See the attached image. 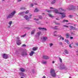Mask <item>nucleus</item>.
<instances>
[{
	"instance_id": "nucleus-1",
	"label": "nucleus",
	"mask_w": 78,
	"mask_h": 78,
	"mask_svg": "<svg viewBox=\"0 0 78 78\" xmlns=\"http://www.w3.org/2000/svg\"><path fill=\"white\" fill-rule=\"evenodd\" d=\"M16 11H15L12 12L7 16V19H8L9 18H12V17H14V16L16 14Z\"/></svg>"
},
{
	"instance_id": "nucleus-2",
	"label": "nucleus",
	"mask_w": 78,
	"mask_h": 78,
	"mask_svg": "<svg viewBox=\"0 0 78 78\" xmlns=\"http://www.w3.org/2000/svg\"><path fill=\"white\" fill-rule=\"evenodd\" d=\"M50 73L51 75L53 77H55L56 76V73L55 71L53 69H51L50 70Z\"/></svg>"
},
{
	"instance_id": "nucleus-3",
	"label": "nucleus",
	"mask_w": 78,
	"mask_h": 78,
	"mask_svg": "<svg viewBox=\"0 0 78 78\" xmlns=\"http://www.w3.org/2000/svg\"><path fill=\"white\" fill-rule=\"evenodd\" d=\"M59 13V14H62V16H61V19L65 18V17H66V13L60 12V13Z\"/></svg>"
},
{
	"instance_id": "nucleus-4",
	"label": "nucleus",
	"mask_w": 78,
	"mask_h": 78,
	"mask_svg": "<svg viewBox=\"0 0 78 78\" xmlns=\"http://www.w3.org/2000/svg\"><path fill=\"white\" fill-rule=\"evenodd\" d=\"M16 44H17L18 45H20V40H19V37H17L16 38Z\"/></svg>"
},
{
	"instance_id": "nucleus-5",
	"label": "nucleus",
	"mask_w": 78,
	"mask_h": 78,
	"mask_svg": "<svg viewBox=\"0 0 78 78\" xmlns=\"http://www.w3.org/2000/svg\"><path fill=\"white\" fill-rule=\"evenodd\" d=\"M75 8H76V7L74 6L73 5H71L69 6V7L68 9H69V10H70L71 9H75Z\"/></svg>"
},
{
	"instance_id": "nucleus-6",
	"label": "nucleus",
	"mask_w": 78,
	"mask_h": 78,
	"mask_svg": "<svg viewBox=\"0 0 78 78\" xmlns=\"http://www.w3.org/2000/svg\"><path fill=\"white\" fill-rule=\"evenodd\" d=\"M2 56L3 58H5V59H7V58H8V55L6 54H3L2 55Z\"/></svg>"
},
{
	"instance_id": "nucleus-7",
	"label": "nucleus",
	"mask_w": 78,
	"mask_h": 78,
	"mask_svg": "<svg viewBox=\"0 0 78 78\" xmlns=\"http://www.w3.org/2000/svg\"><path fill=\"white\" fill-rule=\"evenodd\" d=\"M69 28H70V29H69L70 30H76V28L72 26H70L69 27Z\"/></svg>"
},
{
	"instance_id": "nucleus-8",
	"label": "nucleus",
	"mask_w": 78,
	"mask_h": 78,
	"mask_svg": "<svg viewBox=\"0 0 78 78\" xmlns=\"http://www.w3.org/2000/svg\"><path fill=\"white\" fill-rule=\"evenodd\" d=\"M24 18H25V19L27 20H29V19H31V17H28V16L27 15H25L24 16Z\"/></svg>"
},
{
	"instance_id": "nucleus-9",
	"label": "nucleus",
	"mask_w": 78,
	"mask_h": 78,
	"mask_svg": "<svg viewBox=\"0 0 78 78\" xmlns=\"http://www.w3.org/2000/svg\"><path fill=\"white\" fill-rule=\"evenodd\" d=\"M43 59H49V57L46 55H43Z\"/></svg>"
},
{
	"instance_id": "nucleus-10",
	"label": "nucleus",
	"mask_w": 78,
	"mask_h": 78,
	"mask_svg": "<svg viewBox=\"0 0 78 78\" xmlns=\"http://www.w3.org/2000/svg\"><path fill=\"white\" fill-rule=\"evenodd\" d=\"M65 36L68 39L69 38V37H70V34L68 33H67L65 34Z\"/></svg>"
},
{
	"instance_id": "nucleus-11",
	"label": "nucleus",
	"mask_w": 78,
	"mask_h": 78,
	"mask_svg": "<svg viewBox=\"0 0 78 78\" xmlns=\"http://www.w3.org/2000/svg\"><path fill=\"white\" fill-rule=\"evenodd\" d=\"M54 11L55 13H56V14H59V13H60V12H58V11H59V10H58L57 9L54 10Z\"/></svg>"
},
{
	"instance_id": "nucleus-12",
	"label": "nucleus",
	"mask_w": 78,
	"mask_h": 78,
	"mask_svg": "<svg viewBox=\"0 0 78 78\" xmlns=\"http://www.w3.org/2000/svg\"><path fill=\"white\" fill-rule=\"evenodd\" d=\"M34 53V51H31V52L29 54V55L30 56H32L33 55V54Z\"/></svg>"
},
{
	"instance_id": "nucleus-13",
	"label": "nucleus",
	"mask_w": 78,
	"mask_h": 78,
	"mask_svg": "<svg viewBox=\"0 0 78 78\" xmlns=\"http://www.w3.org/2000/svg\"><path fill=\"white\" fill-rule=\"evenodd\" d=\"M38 29L39 30H45V31H47V29H46V28H44V27H39Z\"/></svg>"
},
{
	"instance_id": "nucleus-14",
	"label": "nucleus",
	"mask_w": 78,
	"mask_h": 78,
	"mask_svg": "<svg viewBox=\"0 0 78 78\" xmlns=\"http://www.w3.org/2000/svg\"><path fill=\"white\" fill-rule=\"evenodd\" d=\"M43 40H44V41H46L47 39V37L46 36L43 37Z\"/></svg>"
},
{
	"instance_id": "nucleus-15",
	"label": "nucleus",
	"mask_w": 78,
	"mask_h": 78,
	"mask_svg": "<svg viewBox=\"0 0 78 78\" xmlns=\"http://www.w3.org/2000/svg\"><path fill=\"white\" fill-rule=\"evenodd\" d=\"M21 55L22 56H23L24 55L26 56V55H27L28 54L26 52H23L22 53Z\"/></svg>"
},
{
	"instance_id": "nucleus-16",
	"label": "nucleus",
	"mask_w": 78,
	"mask_h": 78,
	"mask_svg": "<svg viewBox=\"0 0 78 78\" xmlns=\"http://www.w3.org/2000/svg\"><path fill=\"white\" fill-rule=\"evenodd\" d=\"M58 11L60 12H62V11H64V9H62V8H60L58 9Z\"/></svg>"
},
{
	"instance_id": "nucleus-17",
	"label": "nucleus",
	"mask_w": 78,
	"mask_h": 78,
	"mask_svg": "<svg viewBox=\"0 0 78 78\" xmlns=\"http://www.w3.org/2000/svg\"><path fill=\"white\" fill-rule=\"evenodd\" d=\"M20 71L22 72H24L25 71V69L23 68H20Z\"/></svg>"
},
{
	"instance_id": "nucleus-18",
	"label": "nucleus",
	"mask_w": 78,
	"mask_h": 78,
	"mask_svg": "<svg viewBox=\"0 0 78 78\" xmlns=\"http://www.w3.org/2000/svg\"><path fill=\"white\" fill-rule=\"evenodd\" d=\"M12 22L11 21L9 22V26H8L9 28V27H10L11 26V24H12Z\"/></svg>"
},
{
	"instance_id": "nucleus-19",
	"label": "nucleus",
	"mask_w": 78,
	"mask_h": 78,
	"mask_svg": "<svg viewBox=\"0 0 78 78\" xmlns=\"http://www.w3.org/2000/svg\"><path fill=\"white\" fill-rule=\"evenodd\" d=\"M20 76H25V74L23 73H20Z\"/></svg>"
},
{
	"instance_id": "nucleus-20",
	"label": "nucleus",
	"mask_w": 78,
	"mask_h": 78,
	"mask_svg": "<svg viewBox=\"0 0 78 78\" xmlns=\"http://www.w3.org/2000/svg\"><path fill=\"white\" fill-rule=\"evenodd\" d=\"M35 31H36V29H34L33 30H32L31 33V34H33L34 33Z\"/></svg>"
},
{
	"instance_id": "nucleus-21",
	"label": "nucleus",
	"mask_w": 78,
	"mask_h": 78,
	"mask_svg": "<svg viewBox=\"0 0 78 78\" xmlns=\"http://www.w3.org/2000/svg\"><path fill=\"white\" fill-rule=\"evenodd\" d=\"M39 11V10L37 9V8H36L35 9L34 12H37Z\"/></svg>"
},
{
	"instance_id": "nucleus-22",
	"label": "nucleus",
	"mask_w": 78,
	"mask_h": 78,
	"mask_svg": "<svg viewBox=\"0 0 78 78\" xmlns=\"http://www.w3.org/2000/svg\"><path fill=\"white\" fill-rule=\"evenodd\" d=\"M65 41L66 42L67 44H70V42L69 41V40H65Z\"/></svg>"
},
{
	"instance_id": "nucleus-23",
	"label": "nucleus",
	"mask_w": 78,
	"mask_h": 78,
	"mask_svg": "<svg viewBox=\"0 0 78 78\" xmlns=\"http://www.w3.org/2000/svg\"><path fill=\"white\" fill-rule=\"evenodd\" d=\"M62 22H69V20H63L62 21Z\"/></svg>"
},
{
	"instance_id": "nucleus-24",
	"label": "nucleus",
	"mask_w": 78,
	"mask_h": 78,
	"mask_svg": "<svg viewBox=\"0 0 78 78\" xmlns=\"http://www.w3.org/2000/svg\"><path fill=\"white\" fill-rule=\"evenodd\" d=\"M65 52L66 53V54H68L69 52H68V51H67V50H65Z\"/></svg>"
},
{
	"instance_id": "nucleus-25",
	"label": "nucleus",
	"mask_w": 78,
	"mask_h": 78,
	"mask_svg": "<svg viewBox=\"0 0 78 78\" xmlns=\"http://www.w3.org/2000/svg\"><path fill=\"white\" fill-rule=\"evenodd\" d=\"M42 62L43 64H44L47 63V62H46V61H42Z\"/></svg>"
},
{
	"instance_id": "nucleus-26",
	"label": "nucleus",
	"mask_w": 78,
	"mask_h": 78,
	"mask_svg": "<svg viewBox=\"0 0 78 78\" xmlns=\"http://www.w3.org/2000/svg\"><path fill=\"white\" fill-rule=\"evenodd\" d=\"M58 26H55V27L54 28V29L55 30H58V28H57Z\"/></svg>"
},
{
	"instance_id": "nucleus-27",
	"label": "nucleus",
	"mask_w": 78,
	"mask_h": 78,
	"mask_svg": "<svg viewBox=\"0 0 78 78\" xmlns=\"http://www.w3.org/2000/svg\"><path fill=\"white\" fill-rule=\"evenodd\" d=\"M59 61H60V62H62V59H61V58H59Z\"/></svg>"
},
{
	"instance_id": "nucleus-28",
	"label": "nucleus",
	"mask_w": 78,
	"mask_h": 78,
	"mask_svg": "<svg viewBox=\"0 0 78 78\" xmlns=\"http://www.w3.org/2000/svg\"><path fill=\"white\" fill-rule=\"evenodd\" d=\"M26 36V34H24V35H23L21 36V37H24Z\"/></svg>"
},
{
	"instance_id": "nucleus-29",
	"label": "nucleus",
	"mask_w": 78,
	"mask_h": 78,
	"mask_svg": "<svg viewBox=\"0 0 78 78\" xmlns=\"http://www.w3.org/2000/svg\"><path fill=\"white\" fill-rule=\"evenodd\" d=\"M55 2H56V1H55V0L53 1L51 3V4H53L55 3Z\"/></svg>"
},
{
	"instance_id": "nucleus-30",
	"label": "nucleus",
	"mask_w": 78,
	"mask_h": 78,
	"mask_svg": "<svg viewBox=\"0 0 78 78\" xmlns=\"http://www.w3.org/2000/svg\"><path fill=\"white\" fill-rule=\"evenodd\" d=\"M50 9H55V8H53L52 7H50Z\"/></svg>"
},
{
	"instance_id": "nucleus-31",
	"label": "nucleus",
	"mask_w": 78,
	"mask_h": 78,
	"mask_svg": "<svg viewBox=\"0 0 78 78\" xmlns=\"http://www.w3.org/2000/svg\"><path fill=\"white\" fill-rule=\"evenodd\" d=\"M37 34H38V36H39V35H40V34H41V32H39L37 33Z\"/></svg>"
},
{
	"instance_id": "nucleus-32",
	"label": "nucleus",
	"mask_w": 78,
	"mask_h": 78,
	"mask_svg": "<svg viewBox=\"0 0 78 78\" xmlns=\"http://www.w3.org/2000/svg\"><path fill=\"white\" fill-rule=\"evenodd\" d=\"M48 15L51 17H53V16L51 15V14H48Z\"/></svg>"
},
{
	"instance_id": "nucleus-33",
	"label": "nucleus",
	"mask_w": 78,
	"mask_h": 78,
	"mask_svg": "<svg viewBox=\"0 0 78 78\" xmlns=\"http://www.w3.org/2000/svg\"><path fill=\"white\" fill-rule=\"evenodd\" d=\"M28 12H29V11L28 10H27V11H26V12H25V14H28Z\"/></svg>"
},
{
	"instance_id": "nucleus-34",
	"label": "nucleus",
	"mask_w": 78,
	"mask_h": 78,
	"mask_svg": "<svg viewBox=\"0 0 78 78\" xmlns=\"http://www.w3.org/2000/svg\"><path fill=\"white\" fill-rule=\"evenodd\" d=\"M34 20H36L37 21H38V20H39V19H36V18H34Z\"/></svg>"
},
{
	"instance_id": "nucleus-35",
	"label": "nucleus",
	"mask_w": 78,
	"mask_h": 78,
	"mask_svg": "<svg viewBox=\"0 0 78 78\" xmlns=\"http://www.w3.org/2000/svg\"><path fill=\"white\" fill-rule=\"evenodd\" d=\"M75 44L76 46H77L78 47V42L76 43Z\"/></svg>"
},
{
	"instance_id": "nucleus-36",
	"label": "nucleus",
	"mask_w": 78,
	"mask_h": 78,
	"mask_svg": "<svg viewBox=\"0 0 78 78\" xmlns=\"http://www.w3.org/2000/svg\"><path fill=\"white\" fill-rule=\"evenodd\" d=\"M38 48L37 47H34L33 48V49H38Z\"/></svg>"
},
{
	"instance_id": "nucleus-37",
	"label": "nucleus",
	"mask_w": 78,
	"mask_h": 78,
	"mask_svg": "<svg viewBox=\"0 0 78 78\" xmlns=\"http://www.w3.org/2000/svg\"><path fill=\"white\" fill-rule=\"evenodd\" d=\"M55 24H56V25H60V23H56Z\"/></svg>"
},
{
	"instance_id": "nucleus-38",
	"label": "nucleus",
	"mask_w": 78,
	"mask_h": 78,
	"mask_svg": "<svg viewBox=\"0 0 78 78\" xmlns=\"http://www.w3.org/2000/svg\"><path fill=\"white\" fill-rule=\"evenodd\" d=\"M59 44L61 45H62V42H59Z\"/></svg>"
},
{
	"instance_id": "nucleus-39",
	"label": "nucleus",
	"mask_w": 78,
	"mask_h": 78,
	"mask_svg": "<svg viewBox=\"0 0 78 78\" xmlns=\"http://www.w3.org/2000/svg\"><path fill=\"white\" fill-rule=\"evenodd\" d=\"M20 9H25V8L22 7L20 8Z\"/></svg>"
},
{
	"instance_id": "nucleus-40",
	"label": "nucleus",
	"mask_w": 78,
	"mask_h": 78,
	"mask_svg": "<svg viewBox=\"0 0 78 78\" xmlns=\"http://www.w3.org/2000/svg\"><path fill=\"white\" fill-rule=\"evenodd\" d=\"M47 11L48 12H51V11L50 10H47Z\"/></svg>"
},
{
	"instance_id": "nucleus-41",
	"label": "nucleus",
	"mask_w": 78,
	"mask_h": 78,
	"mask_svg": "<svg viewBox=\"0 0 78 78\" xmlns=\"http://www.w3.org/2000/svg\"><path fill=\"white\" fill-rule=\"evenodd\" d=\"M30 5H31V6H34V4L31 3L30 4Z\"/></svg>"
},
{
	"instance_id": "nucleus-42",
	"label": "nucleus",
	"mask_w": 78,
	"mask_h": 78,
	"mask_svg": "<svg viewBox=\"0 0 78 78\" xmlns=\"http://www.w3.org/2000/svg\"><path fill=\"white\" fill-rule=\"evenodd\" d=\"M69 38H70V39H73V37H69Z\"/></svg>"
},
{
	"instance_id": "nucleus-43",
	"label": "nucleus",
	"mask_w": 78,
	"mask_h": 78,
	"mask_svg": "<svg viewBox=\"0 0 78 78\" xmlns=\"http://www.w3.org/2000/svg\"><path fill=\"white\" fill-rule=\"evenodd\" d=\"M69 17H70V18L72 17H73V15H70L69 16Z\"/></svg>"
},
{
	"instance_id": "nucleus-44",
	"label": "nucleus",
	"mask_w": 78,
	"mask_h": 78,
	"mask_svg": "<svg viewBox=\"0 0 78 78\" xmlns=\"http://www.w3.org/2000/svg\"><path fill=\"white\" fill-rule=\"evenodd\" d=\"M22 47H26V45H25V44H23L22 45Z\"/></svg>"
},
{
	"instance_id": "nucleus-45",
	"label": "nucleus",
	"mask_w": 78,
	"mask_h": 78,
	"mask_svg": "<svg viewBox=\"0 0 78 78\" xmlns=\"http://www.w3.org/2000/svg\"><path fill=\"white\" fill-rule=\"evenodd\" d=\"M39 18L40 19H42V17L41 16H39Z\"/></svg>"
},
{
	"instance_id": "nucleus-46",
	"label": "nucleus",
	"mask_w": 78,
	"mask_h": 78,
	"mask_svg": "<svg viewBox=\"0 0 78 78\" xmlns=\"http://www.w3.org/2000/svg\"><path fill=\"white\" fill-rule=\"evenodd\" d=\"M63 27H67V28H69V26H66V25H63Z\"/></svg>"
},
{
	"instance_id": "nucleus-47",
	"label": "nucleus",
	"mask_w": 78,
	"mask_h": 78,
	"mask_svg": "<svg viewBox=\"0 0 78 78\" xmlns=\"http://www.w3.org/2000/svg\"><path fill=\"white\" fill-rule=\"evenodd\" d=\"M70 34H73V33L71 31H70Z\"/></svg>"
},
{
	"instance_id": "nucleus-48",
	"label": "nucleus",
	"mask_w": 78,
	"mask_h": 78,
	"mask_svg": "<svg viewBox=\"0 0 78 78\" xmlns=\"http://www.w3.org/2000/svg\"><path fill=\"white\" fill-rule=\"evenodd\" d=\"M26 28H27V29H28V30H29V29H30V28L28 27H26Z\"/></svg>"
},
{
	"instance_id": "nucleus-49",
	"label": "nucleus",
	"mask_w": 78,
	"mask_h": 78,
	"mask_svg": "<svg viewBox=\"0 0 78 78\" xmlns=\"http://www.w3.org/2000/svg\"><path fill=\"white\" fill-rule=\"evenodd\" d=\"M52 45H53V44H52V43H51L50 44V46H52Z\"/></svg>"
},
{
	"instance_id": "nucleus-50",
	"label": "nucleus",
	"mask_w": 78,
	"mask_h": 78,
	"mask_svg": "<svg viewBox=\"0 0 78 78\" xmlns=\"http://www.w3.org/2000/svg\"><path fill=\"white\" fill-rule=\"evenodd\" d=\"M69 47L70 48H72V46H71V44H69Z\"/></svg>"
},
{
	"instance_id": "nucleus-51",
	"label": "nucleus",
	"mask_w": 78,
	"mask_h": 78,
	"mask_svg": "<svg viewBox=\"0 0 78 78\" xmlns=\"http://www.w3.org/2000/svg\"><path fill=\"white\" fill-rule=\"evenodd\" d=\"M23 14V12H21L20 13V14Z\"/></svg>"
},
{
	"instance_id": "nucleus-52",
	"label": "nucleus",
	"mask_w": 78,
	"mask_h": 78,
	"mask_svg": "<svg viewBox=\"0 0 78 78\" xmlns=\"http://www.w3.org/2000/svg\"><path fill=\"white\" fill-rule=\"evenodd\" d=\"M56 20H60V19H58V18H56Z\"/></svg>"
},
{
	"instance_id": "nucleus-53",
	"label": "nucleus",
	"mask_w": 78,
	"mask_h": 78,
	"mask_svg": "<svg viewBox=\"0 0 78 78\" xmlns=\"http://www.w3.org/2000/svg\"><path fill=\"white\" fill-rule=\"evenodd\" d=\"M62 40H64V37H62Z\"/></svg>"
},
{
	"instance_id": "nucleus-54",
	"label": "nucleus",
	"mask_w": 78,
	"mask_h": 78,
	"mask_svg": "<svg viewBox=\"0 0 78 78\" xmlns=\"http://www.w3.org/2000/svg\"><path fill=\"white\" fill-rule=\"evenodd\" d=\"M37 50V49H33V51H36Z\"/></svg>"
},
{
	"instance_id": "nucleus-55",
	"label": "nucleus",
	"mask_w": 78,
	"mask_h": 78,
	"mask_svg": "<svg viewBox=\"0 0 78 78\" xmlns=\"http://www.w3.org/2000/svg\"><path fill=\"white\" fill-rule=\"evenodd\" d=\"M34 4V5H37V4L36 3H35Z\"/></svg>"
},
{
	"instance_id": "nucleus-56",
	"label": "nucleus",
	"mask_w": 78,
	"mask_h": 78,
	"mask_svg": "<svg viewBox=\"0 0 78 78\" xmlns=\"http://www.w3.org/2000/svg\"><path fill=\"white\" fill-rule=\"evenodd\" d=\"M65 68H66V67L65 66H64L63 68H62V69H65Z\"/></svg>"
},
{
	"instance_id": "nucleus-57",
	"label": "nucleus",
	"mask_w": 78,
	"mask_h": 78,
	"mask_svg": "<svg viewBox=\"0 0 78 78\" xmlns=\"http://www.w3.org/2000/svg\"><path fill=\"white\" fill-rule=\"evenodd\" d=\"M46 77L45 76H44L43 77V78H45Z\"/></svg>"
},
{
	"instance_id": "nucleus-58",
	"label": "nucleus",
	"mask_w": 78,
	"mask_h": 78,
	"mask_svg": "<svg viewBox=\"0 0 78 78\" xmlns=\"http://www.w3.org/2000/svg\"><path fill=\"white\" fill-rule=\"evenodd\" d=\"M61 35H59L58 36V37H61Z\"/></svg>"
},
{
	"instance_id": "nucleus-59",
	"label": "nucleus",
	"mask_w": 78,
	"mask_h": 78,
	"mask_svg": "<svg viewBox=\"0 0 78 78\" xmlns=\"http://www.w3.org/2000/svg\"><path fill=\"white\" fill-rule=\"evenodd\" d=\"M56 32H57V31H55L54 32V34L55 33H56Z\"/></svg>"
},
{
	"instance_id": "nucleus-60",
	"label": "nucleus",
	"mask_w": 78,
	"mask_h": 78,
	"mask_svg": "<svg viewBox=\"0 0 78 78\" xmlns=\"http://www.w3.org/2000/svg\"><path fill=\"white\" fill-rule=\"evenodd\" d=\"M62 37H60V39H61L62 38Z\"/></svg>"
},
{
	"instance_id": "nucleus-61",
	"label": "nucleus",
	"mask_w": 78,
	"mask_h": 78,
	"mask_svg": "<svg viewBox=\"0 0 78 78\" xmlns=\"http://www.w3.org/2000/svg\"><path fill=\"white\" fill-rule=\"evenodd\" d=\"M54 63H55V61H52V63H53V64H54Z\"/></svg>"
},
{
	"instance_id": "nucleus-62",
	"label": "nucleus",
	"mask_w": 78,
	"mask_h": 78,
	"mask_svg": "<svg viewBox=\"0 0 78 78\" xmlns=\"http://www.w3.org/2000/svg\"><path fill=\"white\" fill-rule=\"evenodd\" d=\"M20 2V0H18V2Z\"/></svg>"
},
{
	"instance_id": "nucleus-63",
	"label": "nucleus",
	"mask_w": 78,
	"mask_h": 78,
	"mask_svg": "<svg viewBox=\"0 0 78 78\" xmlns=\"http://www.w3.org/2000/svg\"><path fill=\"white\" fill-rule=\"evenodd\" d=\"M54 36H56V35L55 34L54 35Z\"/></svg>"
},
{
	"instance_id": "nucleus-64",
	"label": "nucleus",
	"mask_w": 78,
	"mask_h": 78,
	"mask_svg": "<svg viewBox=\"0 0 78 78\" xmlns=\"http://www.w3.org/2000/svg\"><path fill=\"white\" fill-rule=\"evenodd\" d=\"M16 54H17V53H18V51H16Z\"/></svg>"
}]
</instances>
